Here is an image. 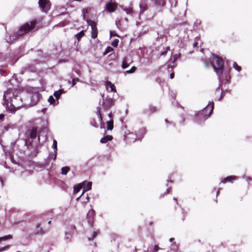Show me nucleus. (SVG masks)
Here are the masks:
<instances>
[{
    "mask_svg": "<svg viewBox=\"0 0 252 252\" xmlns=\"http://www.w3.org/2000/svg\"><path fill=\"white\" fill-rule=\"evenodd\" d=\"M36 24L35 20L30 22V23H27L24 25L21 26L19 31L14 35L9 37V40L7 39L6 41L8 43L13 42L14 40L18 38L19 37L22 36L23 34H26L29 32L31 30L33 29Z\"/></svg>",
    "mask_w": 252,
    "mask_h": 252,
    "instance_id": "nucleus-1",
    "label": "nucleus"
},
{
    "mask_svg": "<svg viewBox=\"0 0 252 252\" xmlns=\"http://www.w3.org/2000/svg\"><path fill=\"white\" fill-rule=\"evenodd\" d=\"M11 94H13L14 95L13 90H12V89H9L7 91L4 92V94L3 95V100H4L3 104L6 105V108L8 111H10L12 113H14L17 110L19 109L23 105V104H21V105H17L16 104V103L13 99H11L12 104L10 107H8V99H7V97H8V98L11 99V96H8V95H10Z\"/></svg>",
    "mask_w": 252,
    "mask_h": 252,
    "instance_id": "nucleus-2",
    "label": "nucleus"
},
{
    "mask_svg": "<svg viewBox=\"0 0 252 252\" xmlns=\"http://www.w3.org/2000/svg\"><path fill=\"white\" fill-rule=\"evenodd\" d=\"M214 106L213 102L209 103L208 105L200 111H199L195 115L197 121H204L212 113Z\"/></svg>",
    "mask_w": 252,
    "mask_h": 252,
    "instance_id": "nucleus-3",
    "label": "nucleus"
},
{
    "mask_svg": "<svg viewBox=\"0 0 252 252\" xmlns=\"http://www.w3.org/2000/svg\"><path fill=\"white\" fill-rule=\"evenodd\" d=\"M87 22L88 25L91 27V37L93 39L96 38L98 34L96 23L91 20H87Z\"/></svg>",
    "mask_w": 252,
    "mask_h": 252,
    "instance_id": "nucleus-4",
    "label": "nucleus"
},
{
    "mask_svg": "<svg viewBox=\"0 0 252 252\" xmlns=\"http://www.w3.org/2000/svg\"><path fill=\"white\" fill-rule=\"evenodd\" d=\"M115 104V99L107 96L103 99L102 105L105 110H108Z\"/></svg>",
    "mask_w": 252,
    "mask_h": 252,
    "instance_id": "nucleus-5",
    "label": "nucleus"
},
{
    "mask_svg": "<svg viewBox=\"0 0 252 252\" xmlns=\"http://www.w3.org/2000/svg\"><path fill=\"white\" fill-rule=\"evenodd\" d=\"M39 6L42 11L46 12L48 11L51 6V3L49 0H39Z\"/></svg>",
    "mask_w": 252,
    "mask_h": 252,
    "instance_id": "nucleus-6",
    "label": "nucleus"
},
{
    "mask_svg": "<svg viewBox=\"0 0 252 252\" xmlns=\"http://www.w3.org/2000/svg\"><path fill=\"white\" fill-rule=\"evenodd\" d=\"M207 66L211 65L212 66L218 74V75L220 77V76L222 75L223 70V64H206Z\"/></svg>",
    "mask_w": 252,
    "mask_h": 252,
    "instance_id": "nucleus-7",
    "label": "nucleus"
},
{
    "mask_svg": "<svg viewBox=\"0 0 252 252\" xmlns=\"http://www.w3.org/2000/svg\"><path fill=\"white\" fill-rule=\"evenodd\" d=\"M95 216V212L94 210H90L87 214V219L88 223L93 225L94 221V217Z\"/></svg>",
    "mask_w": 252,
    "mask_h": 252,
    "instance_id": "nucleus-8",
    "label": "nucleus"
},
{
    "mask_svg": "<svg viewBox=\"0 0 252 252\" xmlns=\"http://www.w3.org/2000/svg\"><path fill=\"white\" fill-rule=\"evenodd\" d=\"M40 98L39 94L37 93H33L31 96V104L32 105H35L39 101Z\"/></svg>",
    "mask_w": 252,
    "mask_h": 252,
    "instance_id": "nucleus-9",
    "label": "nucleus"
},
{
    "mask_svg": "<svg viewBox=\"0 0 252 252\" xmlns=\"http://www.w3.org/2000/svg\"><path fill=\"white\" fill-rule=\"evenodd\" d=\"M105 85L106 86V88L107 90H108V88H110L111 92H116L115 86L114 85V84H112L110 81H106L105 82Z\"/></svg>",
    "mask_w": 252,
    "mask_h": 252,
    "instance_id": "nucleus-10",
    "label": "nucleus"
},
{
    "mask_svg": "<svg viewBox=\"0 0 252 252\" xmlns=\"http://www.w3.org/2000/svg\"><path fill=\"white\" fill-rule=\"evenodd\" d=\"M237 179V177L235 176H229L224 178L221 181L222 183H226L227 182L232 183L233 181Z\"/></svg>",
    "mask_w": 252,
    "mask_h": 252,
    "instance_id": "nucleus-11",
    "label": "nucleus"
},
{
    "mask_svg": "<svg viewBox=\"0 0 252 252\" xmlns=\"http://www.w3.org/2000/svg\"><path fill=\"white\" fill-rule=\"evenodd\" d=\"M157 110V107L153 105H150L148 109L145 110V113L148 115H151L156 112Z\"/></svg>",
    "mask_w": 252,
    "mask_h": 252,
    "instance_id": "nucleus-12",
    "label": "nucleus"
},
{
    "mask_svg": "<svg viewBox=\"0 0 252 252\" xmlns=\"http://www.w3.org/2000/svg\"><path fill=\"white\" fill-rule=\"evenodd\" d=\"M40 223H38L36 225V230L35 233L36 235H43L45 234V231L40 226Z\"/></svg>",
    "mask_w": 252,
    "mask_h": 252,
    "instance_id": "nucleus-13",
    "label": "nucleus"
},
{
    "mask_svg": "<svg viewBox=\"0 0 252 252\" xmlns=\"http://www.w3.org/2000/svg\"><path fill=\"white\" fill-rule=\"evenodd\" d=\"M113 137L112 135H107L102 137L100 140V143L102 144L106 143L109 141H111L113 139Z\"/></svg>",
    "mask_w": 252,
    "mask_h": 252,
    "instance_id": "nucleus-14",
    "label": "nucleus"
},
{
    "mask_svg": "<svg viewBox=\"0 0 252 252\" xmlns=\"http://www.w3.org/2000/svg\"><path fill=\"white\" fill-rule=\"evenodd\" d=\"M37 129L36 127H33L30 133V138L32 139H34L37 137Z\"/></svg>",
    "mask_w": 252,
    "mask_h": 252,
    "instance_id": "nucleus-15",
    "label": "nucleus"
},
{
    "mask_svg": "<svg viewBox=\"0 0 252 252\" xmlns=\"http://www.w3.org/2000/svg\"><path fill=\"white\" fill-rule=\"evenodd\" d=\"M96 114H97V116L98 117L99 121L100 122L101 127H102V125H103L104 126V123L103 122V118H102V114L101 113V108L99 107L97 108Z\"/></svg>",
    "mask_w": 252,
    "mask_h": 252,
    "instance_id": "nucleus-16",
    "label": "nucleus"
},
{
    "mask_svg": "<svg viewBox=\"0 0 252 252\" xmlns=\"http://www.w3.org/2000/svg\"><path fill=\"white\" fill-rule=\"evenodd\" d=\"M146 132L147 130L146 128L143 127L138 131L137 135V136H139L141 138H142L144 137V135L146 133Z\"/></svg>",
    "mask_w": 252,
    "mask_h": 252,
    "instance_id": "nucleus-17",
    "label": "nucleus"
},
{
    "mask_svg": "<svg viewBox=\"0 0 252 252\" xmlns=\"http://www.w3.org/2000/svg\"><path fill=\"white\" fill-rule=\"evenodd\" d=\"M106 9L107 11H109V12H113L115 10V4L112 3H107L106 5Z\"/></svg>",
    "mask_w": 252,
    "mask_h": 252,
    "instance_id": "nucleus-18",
    "label": "nucleus"
},
{
    "mask_svg": "<svg viewBox=\"0 0 252 252\" xmlns=\"http://www.w3.org/2000/svg\"><path fill=\"white\" fill-rule=\"evenodd\" d=\"M113 120H110L109 121H107V130H112L113 129Z\"/></svg>",
    "mask_w": 252,
    "mask_h": 252,
    "instance_id": "nucleus-19",
    "label": "nucleus"
},
{
    "mask_svg": "<svg viewBox=\"0 0 252 252\" xmlns=\"http://www.w3.org/2000/svg\"><path fill=\"white\" fill-rule=\"evenodd\" d=\"M64 91L63 89H60L58 91H55L54 93V95L56 98V99H58L60 97L61 95L64 93Z\"/></svg>",
    "mask_w": 252,
    "mask_h": 252,
    "instance_id": "nucleus-20",
    "label": "nucleus"
},
{
    "mask_svg": "<svg viewBox=\"0 0 252 252\" xmlns=\"http://www.w3.org/2000/svg\"><path fill=\"white\" fill-rule=\"evenodd\" d=\"M214 57V62H216L217 63H224L226 62L224 60H223L221 58H220L217 56L213 55Z\"/></svg>",
    "mask_w": 252,
    "mask_h": 252,
    "instance_id": "nucleus-21",
    "label": "nucleus"
},
{
    "mask_svg": "<svg viewBox=\"0 0 252 252\" xmlns=\"http://www.w3.org/2000/svg\"><path fill=\"white\" fill-rule=\"evenodd\" d=\"M92 183L91 182H89L88 183H87L86 186L84 187V191L83 192V193L79 197H81L83 195V193L85 191L90 190L92 188Z\"/></svg>",
    "mask_w": 252,
    "mask_h": 252,
    "instance_id": "nucleus-22",
    "label": "nucleus"
},
{
    "mask_svg": "<svg viewBox=\"0 0 252 252\" xmlns=\"http://www.w3.org/2000/svg\"><path fill=\"white\" fill-rule=\"evenodd\" d=\"M140 8L143 11H145L147 9V5L145 1L142 0L140 4Z\"/></svg>",
    "mask_w": 252,
    "mask_h": 252,
    "instance_id": "nucleus-23",
    "label": "nucleus"
},
{
    "mask_svg": "<svg viewBox=\"0 0 252 252\" xmlns=\"http://www.w3.org/2000/svg\"><path fill=\"white\" fill-rule=\"evenodd\" d=\"M155 3L157 5L163 6L165 5V2L164 0H155Z\"/></svg>",
    "mask_w": 252,
    "mask_h": 252,
    "instance_id": "nucleus-24",
    "label": "nucleus"
},
{
    "mask_svg": "<svg viewBox=\"0 0 252 252\" xmlns=\"http://www.w3.org/2000/svg\"><path fill=\"white\" fill-rule=\"evenodd\" d=\"M61 173L63 175H66L67 172L70 170V168L68 166H65L62 168Z\"/></svg>",
    "mask_w": 252,
    "mask_h": 252,
    "instance_id": "nucleus-25",
    "label": "nucleus"
},
{
    "mask_svg": "<svg viewBox=\"0 0 252 252\" xmlns=\"http://www.w3.org/2000/svg\"><path fill=\"white\" fill-rule=\"evenodd\" d=\"M175 67V66L174 65H172L171 66L168 65V72L172 71V72L170 74V77L171 79H173L174 77V73L173 70Z\"/></svg>",
    "mask_w": 252,
    "mask_h": 252,
    "instance_id": "nucleus-26",
    "label": "nucleus"
},
{
    "mask_svg": "<svg viewBox=\"0 0 252 252\" xmlns=\"http://www.w3.org/2000/svg\"><path fill=\"white\" fill-rule=\"evenodd\" d=\"M15 126L12 124H8L6 126H4V129L6 131H8L10 129H13L15 128Z\"/></svg>",
    "mask_w": 252,
    "mask_h": 252,
    "instance_id": "nucleus-27",
    "label": "nucleus"
},
{
    "mask_svg": "<svg viewBox=\"0 0 252 252\" xmlns=\"http://www.w3.org/2000/svg\"><path fill=\"white\" fill-rule=\"evenodd\" d=\"M85 35L84 31H81L80 32L76 34V37L77 39V40L79 41H80V39L84 36Z\"/></svg>",
    "mask_w": 252,
    "mask_h": 252,
    "instance_id": "nucleus-28",
    "label": "nucleus"
},
{
    "mask_svg": "<svg viewBox=\"0 0 252 252\" xmlns=\"http://www.w3.org/2000/svg\"><path fill=\"white\" fill-rule=\"evenodd\" d=\"M82 186L81 185H76V186H74V190H73L74 193H76L78 192L80 190V189H82Z\"/></svg>",
    "mask_w": 252,
    "mask_h": 252,
    "instance_id": "nucleus-29",
    "label": "nucleus"
},
{
    "mask_svg": "<svg viewBox=\"0 0 252 252\" xmlns=\"http://www.w3.org/2000/svg\"><path fill=\"white\" fill-rule=\"evenodd\" d=\"M12 238V236L11 235H8L7 236H5L2 237H0V242L2 241H5L8 239H10Z\"/></svg>",
    "mask_w": 252,
    "mask_h": 252,
    "instance_id": "nucleus-30",
    "label": "nucleus"
},
{
    "mask_svg": "<svg viewBox=\"0 0 252 252\" xmlns=\"http://www.w3.org/2000/svg\"><path fill=\"white\" fill-rule=\"evenodd\" d=\"M113 49L112 47H110V46H108L106 49L105 50L104 52H103V54L104 55H106L108 53L113 51Z\"/></svg>",
    "mask_w": 252,
    "mask_h": 252,
    "instance_id": "nucleus-31",
    "label": "nucleus"
},
{
    "mask_svg": "<svg viewBox=\"0 0 252 252\" xmlns=\"http://www.w3.org/2000/svg\"><path fill=\"white\" fill-rule=\"evenodd\" d=\"M181 54L180 53L174 54L173 56V62H176L178 58L180 57Z\"/></svg>",
    "mask_w": 252,
    "mask_h": 252,
    "instance_id": "nucleus-32",
    "label": "nucleus"
},
{
    "mask_svg": "<svg viewBox=\"0 0 252 252\" xmlns=\"http://www.w3.org/2000/svg\"><path fill=\"white\" fill-rule=\"evenodd\" d=\"M123 10L127 14H132V10L130 8H124Z\"/></svg>",
    "mask_w": 252,
    "mask_h": 252,
    "instance_id": "nucleus-33",
    "label": "nucleus"
},
{
    "mask_svg": "<svg viewBox=\"0 0 252 252\" xmlns=\"http://www.w3.org/2000/svg\"><path fill=\"white\" fill-rule=\"evenodd\" d=\"M118 43H119V40L117 39H115L111 43V45L113 46V47H117L118 46Z\"/></svg>",
    "mask_w": 252,
    "mask_h": 252,
    "instance_id": "nucleus-34",
    "label": "nucleus"
},
{
    "mask_svg": "<svg viewBox=\"0 0 252 252\" xmlns=\"http://www.w3.org/2000/svg\"><path fill=\"white\" fill-rule=\"evenodd\" d=\"M136 70V67L135 66H132L130 70L126 71V72L127 73H133Z\"/></svg>",
    "mask_w": 252,
    "mask_h": 252,
    "instance_id": "nucleus-35",
    "label": "nucleus"
},
{
    "mask_svg": "<svg viewBox=\"0 0 252 252\" xmlns=\"http://www.w3.org/2000/svg\"><path fill=\"white\" fill-rule=\"evenodd\" d=\"M48 101L50 104H54L55 101L54 98L52 95L49 96Z\"/></svg>",
    "mask_w": 252,
    "mask_h": 252,
    "instance_id": "nucleus-36",
    "label": "nucleus"
},
{
    "mask_svg": "<svg viewBox=\"0 0 252 252\" xmlns=\"http://www.w3.org/2000/svg\"><path fill=\"white\" fill-rule=\"evenodd\" d=\"M53 148L54 149L55 152L57 150V142L56 140H54L53 141Z\"/></svg>",
    "mask_w": 252,
    "mask_h": 252,
    "instance_id": "nucleus-37",
    "label": "nucleus"
},
{
    "mask_svg": "<svg viewBox=\"0 0 252 252\" xmlns=\"http://www.w3.org/2000/svg\"><path fill=\"white\" fill-rule=\"evenodd\" d=\"M233 67L237 70L238 71H240L241 70V67L239 66L238 64H233Z\"/></svg>",
    "mask_w": 252,
    "mask_h": 252,
    "instance_id": "nucleus-38",
    "label": "nucleus"
},
{
    "mask_svg": "<svg viewBox=\"0 0 252 252\" xmlns=\"http://www.w3.org/2000/svg\"><path fill=\"white\" fill-rule=\"evenodd\" d=\"M97 235V233L96 232H95V231L94 232L92 237L91 238H89V240L90 241L94 240V239L96 237Z\"/></svg>",
    "mask_w": 252,
    "mask_h": 252,
    "instance_id": "nucleus-39",
    "label": "nucleus"
},
{
    "mask_svg": "<svg viewBox=\"0 0 252 252\" xmlns=\"http://www.w3.org/2000/svg\"><path fill=\"white\" fill-rule=\"evenodd\" d=\"M79 79L78 78L73 79L72 80V86H73L76 84V82H78Z\"/></svg>",
    "mask_w": 252,
    "mask_h": 252,
    "instance_id": "nucleus-40",
    "label": "nucleus"
},
{
    "mask_svg": "<svg viewBox=\"0 0 252 252\" xmlns=\"http://www.w3.org/2000/svg\"><path fill=\"white\" fill-rule=\"evenodd\" d=\"M8 248H9V246H5L4 247H2V248L0 249V252H1L2 251H3L4 250H7Z\"/></svg>",
    "mask_w": 252,
    "mask_h": 252,
    "instance_id": "nucleus-41",
    "label": "nucleus"
},
{
    "mask_svg": "<svg viewBox=\"0 0 252 252\" xmlns=\"http://www.w3.org/2000/svg\"><path fill=\"white\" fill-rule=\"evenodd\" d=\"M246 180L248 182V183H250V182L252 181V179L250 177H246Z\"/></svg>",
    "mask_w": 252,
    "mask_h": 252,
    "instance_id": "nucleus-42",
    "label": "nucleus"
},
{
    "mask_svg": "<svg viewBox=\"0 0 252 252\" xmlns=\"http://www.w3.org/2000/svg\"><path fill=\"white\" fill-rule=\"evenodd\" d=\"M159 249V247L158 246V245H155L154 246V251L155 252H157L158 251Z\"/></svg>",
    "mask_w": 252,
    "mask_h": 252,
    "instance_id": "nucleus-43",
    "label": "nucleus"
},
{
    "mask_svg": "<svg viewBox=\"0 0 252 252\" xmlns=\"http://www.w3.org/2000/svg\"><path fill=\"white\" fill-rule=\"evenodd\" d=\"M108 117L110 118V120H113V114L111 112L108 114Z\"/></svg>",
    "mask_w": 252,
    "mask_h": 252,
    "instance_id": "nucleus-44",
    "label": "nucleus"
},
{
    "mask_svg": "<svg viewBox=\"0 0 252 252\" xmlns=\"http://www.w3.org/2000/svg\"><path fill=\"white\" fill-rule=\"evenodd\" d=\"M171 191V188H169L167 189L166 191L165 192V193L168 194V193H170V192Z\"/></svg>",
    "mask_w": 252,
    "mask_h": 252,
    "instance_id": "nucleus-45",
    "label": "nucleus"
},
{
    "mask_svg": "<svg viewBox=\"0 0 252 252\" xmlns=\"http://www.w3.org/2000/svg\"><path fill=\"white\" fill-rule=\"evenodd\" d=\"M122 64V67L124 69L126 68L128 66L129 64Z\"/></svg>",
    "mask_w": 252,
    "mask_h": 252,
    "instance_id": "nucleus-46",
    "label": "nucleus"
},
{
    "mask_svg": "<svg viewBox=\"0 0 252 252\" xmlns=\"http://www.w3.org/2000/svg\"><path fill=\"white\" fill-rule=\"evenodd\" d=\"M5 117V115L3 114H0V120H2L3 119H4Z\"/></svg>",
    "mask_w": 252,
    "mask_h": 252,
    "instance_id": "nucleus-47",
    "label": "nucleus"
},
{
    "mask_svg": "<svg viewBox=\"0 0 252 252\" xmlns=\"http://www.w3.org/2000/svg\"><path fill=\"white\" fill-rule=\"evenodd\" d=\"M173 200H174L176 205H178V202H177V199L175 198H174Z\"/></svg>",
    "mask_w": 252,
    "mask_h": 252,
    "instance_id": "nucleus-48",
    "label": "nucleus"
},
{
    "mask_svg": "<svg viewBox=\"0 0 252 252\" xmlns=\"http://www.w3.org/2000/svg\"><path fill=\"white\" fill-rule=\"evenodd\" d=\"M198 44L197 42H194L193 44V47H196Z\"/></svg>",
    "mask_w": 252,
    "mask_h": 252,
    "instance_id": "nucleus-49",
    "label": "nucleus"
},
{
    "mask_svg": "<svg viewBox=\"0 0 252 252\" xmlns=\"http://www.w3.org/2000/svg\"><path fill=\"white\" fill-rule=\"evenodd\" d=\"M220 189H220L218 190L217 192V195H218V194H219Z\"/></svg>",
    "mask_w": 252,
    "mask_h": 252,
    "instance_id": "nucleus-50",
    "label": "nucleus"
},
{
    "mask_svg": "<svg viewBox=\"0 0 252 252\" xmlns=\"http://www.w3.org/2000/svg\"><path fill=\"white\" fill-rule=\"evenodd\" d=\"M166 53V51L163 52L160 54V55H163Z\"/></svg>",
    "mask_w": 252,
    "mask_h": 252,
    "instance_id": "nucleus-51",
    "label": "nucleus"
},
{
    "mask_svg": "<svg viewBox=\"0 0 252 252\" xmlns=\"http://www.w3.org/2000/svg\"><path fill=\"white\" fill-rule=\"evenodd\" d=\"M14 99L15 100H17L18 99V96H16L15 97H14Z\"/></svg>",
    "mask_w": 252,
    "mask_h": 252,
    "instance_id": "nucleus-52",
    "label": "nucleus"
},
{
    "mask_svg": "<svg viewBox=\"0 0 252 252\" xmlns=\"http://www.w3.org/2000/svg\"><path fill=\"white\" fill-rule=\"evenodd\" d=\"M65 236L67 239H69V236H67V233L65 234Z\"/></svg>",
    "mask_w": 252,
    "mask_h": 252,
    "instance_id": "nucleus-53",
    "label": "nucleus"
},
{
    "mask_svg": "<svg viewBox=\"0 0 252 252\" xmlns=\"http://www.w3.org/2000/svg\"><path fill=\"white\" fill-rule=\"evenodd\" d=\"M93 126H95V127H97V124H96V122H95V125H93Z\"/></svg>",
    "mask_w": 252,
    "mask_h": 252,
    "instance_id": "nucleus-54",
    "label": "nucleus"
},
{
    "mask_svg": "<svg viewBox=\"0 0 252 252\" xmlns=\"http://www.w3.org/2000/svg\"><path fill=\"white\" fill-rule=\"evenodd\" d=\"M173 240H174V238H170V242H172Z\"/></svg>",
    "mask_w": 252,
    "mask_h": 252,
    "instance_id": "nucleus-55",
    "label": "nucleus"
},
{
    "mask_svg": "<svg viewBox=\"0 0 252 252\" xmlns=\"http://www.w3.org/2000/svg\"><path fill=\"white\" fill-rule=\"evenodd\" d=\"M165 121L166 123H169V122L168 121V120L167 119H165Z\"/></svg>",
    "mask_w": 252,
    "mask_h": 252,
    "instance_id": "nucleus-56",
    "label": "nucleus"
},
{
    "mask_svg": "<svg viewBox=\"0 0 252 252\" xmlns=\"http://www.w3.org/2000/svg\"><path fill=\"white\" fill-rule=\"evenodd\" d=\"M87 201H88L89 199V197L88 195L87 196Z\"/></svg>",
    "mask_w": 252,
    "mask_h": 252,
    "instance_id": "nucleus-57",
    "label": "nucleus"
},
{
    "mask_svg": "<svg viewBox=\"0 0 252 252\" xmlns=\"http://www.w3.org/2000/svg\"><path fill=\"white\" fill-rule=\"evenodd\" d=\"M116 24L117 27H118V25L117 21V20L116 21Z\"/></svg>",
    "mask_w": 252,
    "mask_h": 252,
    "instance_id": "nucleus-58",
    "label": "nucleus"
},
{
    "mask_svg": "<svg viewBox=\"0 0 252 252\" xmlns=\"http://www.w3.org/2000/svg\"><path fill=\"white\" fill-rule=\"evenodd\" d=\"M51 223V220H50V221H48V224H50Z\"/></svg>",
    "mask_w": 252,
    "mask_h": 252,
    "instance_id": "nucleus-59",
    "label": "nucleus"
},
{
    "mask_svg": "<svg viewBox=\"0 0 252 252\" xmlns=\"http://www.w3.org/2000/svg\"><path fill=\"white\" fill-rule=\"evenodd\" d=\"M216 91H218V92H219V91H220L219 89V88H218V89L216 90Z\"/></svg>",
    "mask_w": 252,
    "mask_h": 252,
    "instance_id": "nucleus-60",
    "label": "nucleus"
},
{
    "mask_svg": "<svg viewBox=\"0 0 252 252\" xmlns=\"http://www.w3.org/2000/svg\"><path fill=\"white\" fill-rule=\"evenodd\" d=\"M73 1H81V0H73Z\"/></svg>",
    "mask_w": 252,
    "mask_h": 252,
    "instance_id": "nucleus-61",
    "label": "nucleus"
},
{
    "mask_svg": "<svg viewBox=\"0 0 252 252\" xmlns=\"http://www.w3.org/2000/svg\"><path fill=\"white\" fill-rule=\"evenodd\" d=\"M38 140L39 141V140H40V138H39V136H38Z\"/></svg>",
    "mask_w": 252,
    "mask_h": 252,
    "instance_id": "nucleus-62",
    "label": "nucleus"
},
{
    "mask_svg": "<svg viewBox=\"0 0 252 252\" xmlns=\"http://www.w3.org/2000/svg\"><path fill=\"white\" fill-rule=\"evenodd\" d=\"M94 122H95V121L94 120ZM94 124H95V123H94Z\"/></svg>",
    "mask_w": 252,
    "mask_h": 252,
    "instance_id": "nucleus-63",
    "label": "nucleus"
}]
</instances>
